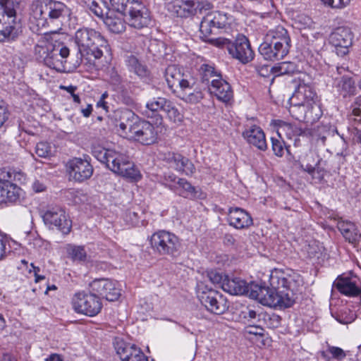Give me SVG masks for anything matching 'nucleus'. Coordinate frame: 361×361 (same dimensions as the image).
Wrapping results in <instances>:
<instances>
[{
    "label": "nucleus",
    "instance_id": "nucleus-15",
    "mask_svg": "<svg viewBox=\"0 0 361 361\" xmlns=\"http://www.w3.org/2000/svg\"><path fill=\"white\" fill-rule=\"evenodd\" d=\"M353 35L349 27H339L330 35L329 42L335 47L338 56H344L353 44Z\"/></svg>",
    "mask_w": 361,
    "mask_h": 361
},
{
    "label": "nucleus",
    "instance_id": "nucleus-6",
    "mask_svg": "<svg viewBox=\"0 0 361 361\" xmlns=\"http://www.w3.org/2000/svg\"><path fill=\"white\" fill-rule=\"evenodd\" d=\"M75 42L81 56L90 61L100 59L103 55L102 49H106L108 46L107 41L100 32L87 27L75 32Z\"/></svg>",
    "mask_w": 361,
    "mask_h": 361
},
{
    "label": "nucleus",
    "instance_id": "nucleus-42",
    "mask_svg": "<svg viewBox=\"0 0 361 361\" xmlns=\"http://www.w3.org/2000/svg\"><path fill=\"white\" fill-rule=\"evenodd\" d=\"M164 112L166 114L169 119L175 123H180L183 121V114L171 101L169 102Z\"/></svg>",
    "mask_w": 361,
    "mask_h": 361
},
{
    "label": "nucleus",
    "instance_id": "nucleus-63",
    "mask_svg": "<svg viewBox=\"0 0 361 361\" xmlns=\"http://www.w3.org/2000/svg\"><path fill=\"white\" fill-rule=\"evenodd\" d=\"M352 113L355 116H360L361 121V97H357L352 104Z\"/></svg>",
    "mask_w": 361,
    "mask_h": 361
},
{
    "label": "nucleus",
    "instance_id": "nucleus-33",
    "mask_svg": "<svg viewBox=\"0 0 361 361\" xmlns=\"http://www.w3.org/2000/svg\"><path fill=\"white\" fill-rule=\"evenodd\" d=\"M269 39H271L274 41L279 42V44L287 45L290 47V38L288 33V31L281 25L276 27L274 29L270 30L266 35Z\"/></svg>",
    "mask_w": 361,
    "mask_h": 361
},
{
    "label": "nucleus",
    "instance_id": "nucleus-51",
    "mask_svg": "<svg viewBox=\"0 0 361 361\" xmlns=\"http://www.w3.org/2000/svg\"><path fill=\"white\" fill-rule=\"evenodd\" d=\"M110 83L114 87L116 90H120L123 88V79L115 70L112 69L110 71Z\"/></svg>",
    "mask_w": 361,
    "mask_h": 361
},
{
    "label": "nucleus",
    "instance_id": "nucleus-30",
    "mask_svg": "<svg viewBox=\"0 0 361 361\" xmlns=\"http://www.w3.org/2000/svg\"><path fill=\"white\" fill-rule=\"evenodd\" d=\"M277 125V134L280 138H282V136L284 135L289 140L295 138L296 140V137L304 133L302 128L296 124L290 123L283 121H278Z\"/></svg>",
    "mask_w": 361,
    "mask_h": 361
},
{
    "label": "nucleus",
    "instance_id": "nucleus-62",
    "mask_svg": "<svg viewBox=\"0 0 361 361\" xmlns=\"http://www.w3.org/2000/svg\"><path fill=\"white\" fill-rule=\"evenodd\" d=\"M246 332L249 334H253L255 336H263L264 335V329L256 324H250L249 326L246 328Z\"/></svg>",
    "mask_w": 361,
    "mask_h": 361
},
{
    "label": "nucleus",
    "instance_id": "nucleus-16",
    "mask_svg": "<svg viewBox=\"0 0 361 361\" xmlns=\"http://www.w3.org/2000/svg\"><path fill=\"white\" fill-rule=\"evenodd\" d=\"M361 282L359 278L352 273L343 274L337 277L333 283L341 294L349 297L361 295Z\"/></svg>",
    "mask_w": 361,
    "mask_h": 361
},
{
    "label": "nucleus",
    "instance_id": "nucleus-64",
    "mask_svg": "<svg viewBox=\"0 0 361 361\" xmlns=\"http://www.w3.org/2000/svg\"><path fill=\"white\" fill-rule=\"evenodd\" d=\"M32 188L35 192H42L46 190L47 187L43 182L36 180L32 183Z\"/></svg>",
    "mask_w": 361,
    "mask_h": 361
},
{
    "label": "nucleus",
    "instance_id": "nucleus-34",
    "mask_svg": "<svg viewBox=\"0 0 361 361\" xmlns=\"http://www.w3.org/2000/svg\"><path fill=\"white\" fill-rule=\"evenodd\" d=\"M338 91L343 92L344 96L352 94L355 90V82L353 78L348 75H343L341 78H336L334 82Z\"/></svg>",
    "mask_w": 361,
    "mask_h": 361
},
{
    "label": "nucleus",
    "instance_id": "nucleus-5",
    "mask_svg": "<svg viewBox=\"0 0 361 361\" xmlns=\"http://www.w3.org/2000/svg\"><path fill=\"white\" fill-rule=\"evenodd\" d=\"M92 154L116 174L134 181H137L141 177L139 170L125 153L114 149L95 147L92 149Z\"/></svg>",
    "mask_w": 361,
    "mask_h": 361
},
{
    "label": "nucleus",
    "instance_id": "nucleus-9",
    "mask_svg": "<svg viewBox=\"0 0 361 361\" xmlns=\"http://www.w3.org/2000/svg\"><path fill=\"white\" fill-rule=\"evenodd\" d=\"M152 248L159 255H175L180 247L178 238L164 230L153 233L149 239Z\"/></svg>",
    "mask_w": 361,
    "mask_h": 361
},
{
    "label": "nucleus",
    "instance_id": "nucleus-35",
    "mask_svg": "<svg viewBox=\"0 0 361 361\" xmlns=\"http://www.w3.org/2000/svg\"><path fill=\"white\" fill-rule=\"evenodd\" d=\"M271 71L275 76L291 75L297 71V66L293 62L283 61L272 66Z\"/></svg>",
    "mask_w": 361,
    "mask_h": 361
},
{
    "label": "nucleus",
    "instance_id": "nucleus-43",
    "mask_svg": "<svg viewBox=\"0 0 361 361\" xmlns=\"http://www.w3.org/2000/svg\"><path fill=\"white\" fill-rule=\"evenodd\" d=\"M68 255L74 261H85L87 254L83 247L76 245H68L67 248Z\"/></svg>",
    "mask_w": 361,
    "mask_h": 361
},
{
    "label": "nucleus",
    "instance_id": "nucleus-17",
    "mask_svg": "<svg viewBox=\"0 0 361 361\" xmlns=\"http://www.w3.org/2000/svg\"><path fill=\"white\" fill-rule=\"evenodd\" d=\"M128 23L130 26L141 29L149 26L151 23V16L148 8L140 1L130 6L128 11Z\"/></svg>",
    "mask_w": 361,
    "mask_h": 361
},
{
    "label": "nucleus",
    "instance_id": "nucleus-31",
    "mask_svg": "<svg viewBox=\"0 0 361 361\" xmlns=\"http://www.w3.org/2000/svg\"><path fill=\"white\" fill-rule=\"evenodd\" d=\"M16 17L10 18L0 23V42L15 39L18 35V30L16 27Z\"/></svg>",
    "mask_w": 361,
    "mask_h": 361
},
{
    "label": "nucleus",
    "instance_id": "nucleus-21",
    "mask_svg": "<svg viewBox=\"0 0 361 361\" xmlns=\"http://www.w3.org/2000/svg\"><path fill=\"white\" fill-rule=\"evenodd\" d=\"M209 91L219 101L224 103L229 102L233 97V92L230 84L222 77L211 80Z\"/></svg>",
    "mask_w": 361,
    "mask_h": 361
},
{
    "label": "nucleus",
    "instance_id": "nucleus-4",
    "mask_svg": "<svg viewBox=\"0 0 361 361\" xmlns=\"http://www.w3.org/2000/svg\"><path fill=\"white\" fill-rule=\"evenodd\" d=\"M56 33L47 32L42 35L35 47V54L49 68L57 72H66V63L70 50L62 42L54 39L53 34Z\"/></svg>",
    "mask_w": 361,
    "mask_h": 361
},
{
    "label": "nucleus",
    "instance_id": "nucleus-53",
    "mask_svg": "<svg viewBox=\"0 0 361 361\" xmlns=\"http://www.w3.org/2000/svg\"><path fill=\"white\" fill-rule=\"evenodd\" d=\"M264 43H267L268 44L272 46L274 48L278 49L279 53L285 57L288 53L289 52L290 47L287 45L279 44V42L274 41L271 39H269L268 37L265 35L264 42Z\"/></svg>",
    "mask_w": 361,
    "mask_h": 361
},
{
    "label": "nucleus",
    "instance_id": "nucleus-27",
    "mask_svg": "<svg viewBox=\"0 0 361 361\" xmlns=\"http://www.w3.org/2000/svg\"><path fill=\"white\" fill-rule=\"evenodd\" d=\"M168 9L180 18L195 16V0H173L169 4Z\"/></svg>",
    "mask_w": 361,
    "mask_h": 361
},
{
    "label": "nucleus",
    "instance_id": "nucleus-47",
    "mask_svg": "<svg viewBox=\"0 0 361 361\" xmlns=\"http://www.w3.org/2000/svg\"><path fill=\"white\" fill-rule=\"evenodd\" d=\"M207 276L209 280L215 285H219L223 289V283L228 279L227 276L223 275L222 272L216 270L208 271Z\"/></svg>",
    "mask_w": 361,
    "mask_h": 361
},
{
    "label": "nucleus",
    "instance_id": "nucleus-55",
    "mask_svg": "<svg viewBox=\"0 0 361 361\" xmlns=\"http://www.w3.org/2000/svg\"><path fill=\"white\" fill-rule=\"evenodd\" d=\"M183 157L180 154L169 152L165 155V159L171 167H173L177 171Z\"/></svg>",
    "mask_w": 361,
    "mask_h": 361
},
{
    "label": "nucleus",
    "instance_id": "nucleus-12",
    "mask_svg": "<svg viewBox=\"0 0 361 361\" xmlns=\"http://www.w3.org/2000/svg\"><path fill=\"white\" fill-rule=\"evenodd\" d=\"M165 78L169 87L172 90L174 87L186 91L192 89L196 80L190 73H183L175 65L169 66L165 71Z\"/></svg>",
    "mask_w": 361,
    "mask_h": 361
},
{
    "label": "nucleus",
    "instance_id": "nucleus-37",
    "mask_svg": "<svg viewBox=\"0 0 361 361\" xmlns=\"http://www.w3.org/2000/svg\"><path fill=\"white\" fill-rule=\"evenodd\" d=\"M200 73L203 82L211 83V80L214 78L221 77V73L216 71L212 64L204 63L200 66Z\"/></svg>",
    "mask_w": 361,
    "mask_h": 361
},
{
    "label": "nucleus",
    "instance_id": "nucleus-28",
    "mask_svg": "<svg viewBox=\"0 0 361 361\" xmlns=\"http://www.w3.org/2000/svg\"><path fill=\"white\" fill-rule=\"evenodd\" d=\"M124 62L128 71L140 78H146L149 76L150 71L147 66L133 54L126 55Z\"/></svg>",
    "mask_w": 361,
    "mask_h": 361
},
{
    "label": "nucleus",
    "instance_id": "nucleus-29",
    "mask_svg": "<svg viewBox=\"0 0 361 361\" xmlns=\"http://www.w3.org/2000/svg\"><path fill=\"white\" fill-rule=\"evenodd\" d=\"M338 228L345 238L350 243H356L361 239V233L356 225L349 221H338Z\"/></svg>",
    "mask_w": 361,
    "mask_h": 361
},
{
    "label": "nucleus",
    "instance_id": "nucleus-49",
    "mask_svg": "<svg viewBox=\"0 0 361 361\" xmlns=\"http://www.w3.org/2000/svg\"><path fill=\"white\" fill-rule=\"evenodd\" d=\"M202 38L204 41H207L217 47L226 48L228 51L229 50L230 45H231L232 43V41L224 37L209 38V37H207V38Z\"/></svg>",
    "mask_w": 361,
    "mask_h": 361
},
{
    "label": "nucleus",
    "instance_id": "nucleus-32",
    "mask_svg": "<svg viewBox=\"0 0 361 361\" xmlns=\"http://www.w3.org/2000/svg\"><path fill=\"white\" fill-rule=\"evenodd\" d=\"M20 0H0V23L10 18L16 17V6Z\"/></svg>",
    "mask_w": 361,
    "mask_h": 361
},
{
    "label": "nucleus",
    "instance_id": "nucleus-44",
    "mask_svg": "<svg viewBox=\"0 0 361 361\" xmlns=\"http://www.w3.org/2000/svg\"><path fill=\"white\" fill-rule=\"evenodd\" d=\"M305 251L311 259H319L322 255L324 247L317 241L311 242L307 245Z\"/></svg>",
    "mask_w": 361,
    "mask_h": 361
},
{
    "label": "nucleus",
    "instance_id": "nucleus-46",
    "mask_svg": "<svg viewBox=\"0 0 361 361\" xmlns=\"http://www.w3.org/2000/svg\"><path fill=\"white\" fill-rule=\"evenodd\" d=\"M177 171L186 176H191L195 172V167L189 159L183 157Z\"/></svg>",
    "mask_w": 361,
    "mask_h": 361
},
{
    "label": "nucleus",
    "instance_id": "nucleus-18",
    "mask_svg": "<svg viewBox=\"0 0 361 361\" xmlns=\"http://www.w3.org/2000/svg\"><path fill=\"white\" fill-rule=\"evenodd\" d=\"M229 54L243 63H247L254 59V51L251 49L250 42L245 35H238L232 42L228 50Z\"/></svg>",
    "mask_w": 361,
    "mask_h": 361
},
{
    "label": "nucleus",
    "instance_id": "nucleus-20",
    "mask_svg": "<svg viewBox=\"0 0 361 361\" xmlns=\"http://www.w3.org/2000/svg\"><path fill=\"white\" fill-rule=\"evenodd\" d=\"M115 348L121 361H148L147 357L135 344L119 341Z\"/></svg>",
    "mask_w": 361,
    "mask_h": 361
},
{
    "label": "nucleus",
    "instance_id": "nucleus-60",
    "mask_svg": "<svg viewBox=\"0 0 361 361\" xmlns=\"http://www.w3.org/2000/svg\"><path fill=\"white\" fill-rule=\"evenodd\" d=\"M269 328L275 329L279 326L281 324V317L276 314L267 315L264 317Z\"/></svg>",
    "mask_w": 361,
    "mask_h": 361
},
{
    "label": "nucleus",
    "instance_id": "nucleus-25",
    "mask_svg": "<svg viewBox=\"0 0 361 361\" xmlns=\"http://www.w3.org/2000/svg\"><path fill=\"white\" fill-rule=\"evenodd\" d=\"M106 13L103 21L108 29L113 33H121L126 29V23L123 19L125 15L111 11L110 8H105Z\"/></svg>",
    "mask_w": 361,
    "mask_h": 361
},
{
    "label": "nucleus",
    "instance_id": "nucleus-61",
    "mask_svg": "<svg viewBox=\"0 0 361 361\" xmlns=\"http://www.w3.org/2000/svg\"><path fill=\"white\" fill-rule=\"evenodd\" d=\"M124 219L128 225L132 226H136L139 222L137 214L134 212L126 213Z\"/></svg>",
    "mask_w": 361,
    "mask_h": 361
},
{
    "label": "nucleus",
    "instance_id": "nucleus-24",
    "mask_svg": "<svg viewBox=\"0 0 361 361\" xmlns=\"http://www.w3.org/2000/svg\"><path fill=\"white\" fill-rule=\"evenodd\" d=\"M243 136L249 144L259 150L265 151L267 149L265 134L260 127L255 125L250 126L243 133Z\"/></svg>",
    "mask_w": 361,
    "mask_h": 361
},
{
    "label": "nucleus",
    "instance_id": "nucleus-59",
    "mask_svg": "<svg viewBox=\"0 0 361 361\" xmlns=\"http://www.w3.org/2000/svg\"><path fill=\"white\" fill-rule=\"evenodd\" d=\"M327 352L337 360H341L346 356V353L343 349L336 346H329Z\"/></svg>",
    "mask_w": 361,
    "mask_h": 361
},
{
    "label": "nucleus",
    "instance_id": "nucleus-39",
    "mask_svg": "<svg viewBox=\"0 0 361 361\" xmlns=\"http://www.w3.org/2000/svg\"><path fill=\"white\" fill-rule=\"evenodd\" d=\"M137 0H110V9L117 13L127 15L130 9V6Z\"/></svg>",
    "mask_w": 361,
    "mask_h": 361
},
{
    "label": "nucleus",
    "instance_id": "nucleus-48",
    "mask_svg": "<svg viewBox=\"0 0 361 361\" xmlns=\"http://www.w3.org/2000/svg\"><path fill=\"white\" fill-rule=\"evenodd\" d=\"M271 148L274 152V154L279 157H283L284 154L285 149L286 150H288V147L285 146L284 142L281 139H277L275 137L271 138Z\"/></svg>",
    "mask_w": 361,
    "mask_h": 361
},
{
    "label": "nucleus",
    "instance_id": "nucleus-22",
    "mask_svg": "<svg viewBox=\"0 0 361 361\" xmlns=\"http://www.w3.org/2000/svg\"><path fill=\"white\" fill-rule=\"evenodd\" d=\"M169 101L164 97H154L146 103V109L144 110L143 114L147 118H152L153 122L156 125H160L162 123L163 118L159 115V111H163L164 112Z\"/></svg>",
    "mask_w": 361,
    "mask_h": 361
},
{
    "label": "nucleus",
    "instance_id": "nucleus-52",
    "mask_svg": "<svg viewBox=\"0 0 361 361\" xmlns=\"http://www.w3.org/2000/svg\"><path fill=\"white\" fill-rule=\"evenodd\" d=\"M180 178L177 177L175 174L169 173H165L164 176V184L173 191L178 190V180Z\"/></svg>",
    "mask_w": 361,
    "mask_h": 361
},
{
    "label": "nucleus",
    "instance_id": "nucleus-14",
    "mask_svg": "<svg viewBox=\"0 0 361 361\" xmlns=\"http://www.w3.org/2000/svg\"><path fill=\"white\" fill-rule=\"evenodd\" d=\"M228 18L226 13L220 11H212L207 13L202 18L200 31L202 37H209L212 34H216V31L223 28L228 24Z\"/></svg>",
    "mask_w": 361,
    "mask_h": 361
},
{
    "label": "nucleus",
    "instance_id": "nucleus-36",
    "mask_svg": "<svg viewBox=\"0 0 361 361\" xmlns=\"http://www.w3.org/2000/svg\"><path fill=\"white\" fill-rule=\"evenodd\" d=\"M259 52L266 60L275 61L283 59V56L279 53L278 49L267 43L262 42L259 47Z\"/></svg>",
    "mask_w": 361,
    "mask_h": 361
},
{
    "label": "nucleus",
    "instance_id": "nucleus-58",
    "mask_svg": "<svg viewBox=\"0 0 361 361\" xmlns=\"http://www.w3.org/2000/svg\"><path fill=\"white\" fill-rule=\"evenodd\" d=\"M212 8L213 5L207 0H201L197 1L195 0V15L197 11L202 13L203 11H209Z\"/></svg>",
    "mask_w": 361,
    "mask_h": 361
},
{
    "label": "nucleus",
    "instance_id": "nucleus-10",
    "mask_svg": "<svg viewBox=\"0 0 361 361\" xmlns=\"http://www.w3.org/2000/svg\"><path fill=\"white\" fill-rule=\"evenodd\" d=\"M74 310L77 313L89 317H94L99 314L102 308L101 299L94 293L85 291L76 293L72 299Z\"/></svg>",
    "mask_w": 361,
    "mask_h": 361
},
{
    "label": "nucleus",
    "instance_id": "nucleus-23",
    "mask_svg": "<svg viewBox=\"0 0 361 361\" xmlns=\"http://www.w3.org/2000/svg\"><path fill=\"white\" fill-rule=\"evenodd\" d=\"M228 221L229 225L236 229L247 228L253 224L250 214L239 207L229 209Z\"/></svg>",
    "mask_w": 361,
    "mask_h": 361
},
{
    "label": "nucleus",
    "instance_id": "nucleus-56",
    "mask_svg": "<svg viewBox=\"0 0 361 361\" xmlns=\"http://www.w3.org/2000/svg\"><path fill=\"white\" fill-rule=\"evenodd\" d=\"M101 4L103 6V7H102L99 3L93 1L90 5V9L94 15L104 19L106 13L105 8L109 7L105 5L104 2L102 1Z\"/></svg>",
    "mask_w": 361,
    "mask_h": 361
},
{
    "label": "nucleus",
    "instance_id": "nucleus-40",
    "mask_svg": "<svg viewBox=\"0 0 361 361\" xmlns=\"http://www.w3.org/2000/svg\"><path fill=\"white\" fill-rule=\"evenodd\" d=\"M240 316L244 319V322L250 324L259 322L262 314L250 307H246L241 310Z\"/></svg>",
    "mask_w": 361,
    "mask_h": 361
},
{
    "label": "nucleus",
    "instance_id": "nucleus-8",
    "mask_svg": "<svg viewBox=\"0 0 361 361\" xmlns=\"http://www.w3.org/2000/svg\"><path fill=\"white\" fill-rule=\"evenodd\" d=\"M197 297L201 304L212 313L221 314L228 308L227 300L221 293L202 283L197 284Z\"/></svg>",
    "mask_w": 361,
    "mask_h": 361
},
{
    "label": "nucleus",
    "instance_id": "nucleus-41",
    "mask_svg": "<svg viewBox=\"0 0 361 361\" xmlns=\"http://www.w3.org/2000/svg\"><path fill=\"white\" fill-rule=\"evenodd\" d=\"M320 160H317V162L315 164H312L308 162L305 163L302 161L300 163V167L305 171H307L310 175L312 176L314 178L322 179L324 176V171L319 166Z\"/></svg>",
    "mask_w": 361,
    "mask_h": 361
},
{
    "label": "nucleus",
    "instance_id": "nucleus-1",
    "mask_svg": "<svg viewBox=\"0 0 361 361\" xmlns=\"http://www.w3.org/2000/svg\"><path fill=\"white\" fill-rule=\"evenodd\" d=\"M269 283L271 288L252 283L250 298L263 305L275 308H288L294 304L297 282L293 276L281 271L272 272Z\"/></svg>",
    "mask_w": 361,
    "mask_h": 361
},
{
    "label": "nucleus",
    "instance_id": "nucleus-11",
    "mask_svg": "<svg viewBox=\"0 0 361 361\" xmlns=\"http://www.w3.org/2000/svg\"><path fill=\"white\" fill-rule=\"evenodd\" d=\"M44 223L50 229L56 228L63 234L71 232L72 222L60 206L49 207L42 214Z\"/></svg>",
    "mask_w": 361,
    "mask_h": 361
},
{
    "label": "nucleus",
    "instance_id": "nucleus-19",
    "mask_svg": "<svg viewBox=\"0 0 361 361\" xmlns=\"http://www.w3.org/2000/svg\"><path fill=\"white\" fill-rule=\"evenodd\" d=\"M68 171L71 178L77 182L82 183L90 178L94 169L87 159L75 157L68 162Z\"/></svg>",
    "mask_w": 361,
    "mask_h": 361
},
{
    "label": "nucleus",
    "instance_id": "nucleus-38",
    "mask_svg": "<svg viewBox=\"0 0 361 361\" xmlns=\"http://www.w3.org/2000/svg\"><path fill=\"white\" fill-rule=\"evenodd\" d=\"M178 190L177 191H174L178 193L179 195L188 198V197H193L195 196L196 190L194 186H192L190 182H188L185 178H180L178 180Z\"/></svg>",
    "mask_w": 361,
    "mask_h": 361
},
{
    "label": "nucleus",
    "instance_id": "nucleus-26",
    "mask_svg": "<svg viewBox=\"0 0 361 361\" xmlns=\"http://www.w3.org/2000/svg\"><path fill=\"white\" fill-rule=\"evenodd\" d=\"M252 283H247L240 278L228 277L223 283V290L231 295H245L250 298V288Z\"/></svg>",
    "mask_w": 361,
    "mask_h": 361
},
{
    "label": "nucleus",
    "instance_id": "nucleus-54",
    "mask_svg": "<svg viewBox=\"0 0 361 361\" xmlns=\"http://www.w3.org/2000/svg\"><path fill=\"white\" fill-rule=\"evenodd\" d=\"M264 43H267L268 44L272 46L274 48L278 49L279 53L285 57L288 53L289 52L290 47L287 45L279 44V42L274 41L271 39H269L268 37L265 35L264 42Z\"/></svg>",
    "mask_w": 361,
    "mask_h": 361
},
{
    "label": "nucleus",
    "instance_id": "nucleus-57",
    "mask_svg": "<svg viewBox=\"0 0 361 361\" xmlns=\"http://www.w3.org/2000/svg\"><path fill=\"white\" fill-rule=\"evenodd\" d=\"M325 5L334 9H343L350 2V0H321Z\"/></svg>",
    "mask_w": 361,
    "mask_h": 361
},
{
    "label": "nucleus",
    "instance_id": "nucleus-13",
    "mask_svg": "<svg viewBox=\"0 0 361 361\" xmlns=\"http://www.w3.org/2000/svg\"><path fill=\"white\" fill-rule=\"evenodd\" d=\"M89 286L92 292L109 301H116L121 296L118 282L109 279H95Z\"/></svg>",
    "mask_w": 361,
    "mask_h": 361
},
{
    "label": "nucleus",
    "instance_id": "nucleus-3",
    "mask_svg": "<svg viewBox=\"0 0 361 361\" xmlns=\"http://www.w3.org/2000/svg\"><path fill=\"white\" fill-rule=\"evenodd\" d=\"M289 112L296 120H318L322 113L318 96L309 85L300 82L289 99Z\"/></svg>",
    "mask_w": 361,
    "mask_h": 361
},
{
    "label": "nucleus",
    "instance_id": "nucleus-50",
    "mask_svg": "<svg viewBox=\"0 0 361 361\" xmlns=\"http://www.w3.org/2000/svg\"><path fill=\"white\" fill-rule=\"evenodd\" d=\"M203 97L202 92L195 88L192 92H185L183 100L188 103L197 104L202 99Z\"/></svg>",
    "mask_w": 361,
    "mask_h": 361
},
{
    "label": "nucleus",
    "instance_id": "nucleus-7",
    "mask_svg": "<svg viewBox=\"0 0 361 361\" xmlns=\"http://www.w3.org/2000/svg\"><path fill=\"white\" fill-rule=\"evenodd\" d=\"M126 122H121L119 128L122 136L137 141L142 145H151L157 140V132L149 121L140 119L132 112L127 113Z\"/></svg>",
    "mask_w": 361,
    "mask_h": 361
},
{
    "label": "nucleus",
    "instance_id": "nucleus-2",
    "mask_svg": "<svg viewBox=\"0 0 361 361\" xmlns=\"http://www.w3.org/2000/svg\"><path fill=\"white\" fill-rule=\"evenodd\" d=\"M30 20L38 27H54L61 29L71 15L64 3L54 0H34L30 6Z\"/></svg>",
    "mask_w": 361,
    "mask_h": 361
},
{
    "label": "nucleus",
    "instance_id": "nucleus-45",
    "mask_svg": "<svg viewBox=\"0 0 361 361\" xmlns=\"http://www.w3.org/2000/svg\"><path fill=\"white\" fill-rule=\"evenodd\" d=\"M35 153L39 157L47 158L52 155L53 147L51 145L47 142H40L36 145Z\"/></svg>",
    "mask_w": 361,
    "mask_h": 361
}]
</instances>
